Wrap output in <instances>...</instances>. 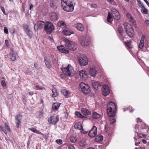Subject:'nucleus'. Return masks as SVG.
Instances as JSON below:
<instances>
[{
  "mask_svg": "<svg viewBox=\"0 0 149 149\" xmlns=\"http://www.w3.org/2000/svg\"><path fill=\"white\" fill-rule=\"evenodd\" d=\"M107 113L108 115L111 124H113L116 122L115 117L116 111V106L114 103L111 102L107 104Z\"/></svg>",
  "mask_w": 149,
  "mask_h": 149,
  "instance_id": "obj_1",
  "label": "nucleus"
},
{
  "mask_svg": "<svg viewBox=\"0 0 149 149\" xmlns=\"http://www.w3.org/2000/svg\"><path fill=\"white\" fill-rule=\"evenodd\" d=\"M61 6L63 9L67 12H70L74 10L72 0H61Z\"/></svg>",
  "mask_w": 149,
  "mask_h": 149,
  "instance_id": "obj_2",
  "label": "nucleus"
},
{
  "mask_svg": "<svg viewBox=\"0 0 149 149\" xmlns=\"http://www.w3.org/2000/svg\"><path fill=\"white\" fill-rule=\"evenodd\" d=\"M61 70L63 73L69 77L73 76L74 75V70L72 66L70 65H68L66 67L63 68Z\"/></svg>",
  "mask_w": 149,
  "mask_h": 149,
  "instance_id": "obj_3",
  "label": "nucleus"
},
{
  "mask_svg": "<svg viewBox=\"0 0 149 149\" xmlns=\"http://www.w3.org/2000/svg\"><path fill=\"white\" fill-rule=\"evenodd\" d=\"M81 44L83 46H88L90 42V37L87 35H82L79 38Z\"/></svg>",
  "mask_w": 149,
  "mask_h": 149,
  "instance_id": "obj_4",
  "label": "nucleus"
},
{
  "mask_svg": "<svg viewBox=\"0 0 149 149\" xmlns=\"http://www.w3.org/2000/svg\"><path fill=\"white\" fill-rule=\"evenodd\" d=\"M124 26L126 33L130 37H132L134 35V31L131 25L128 23H125Z\"/></svg>",
  "mask_w": 149,
  "mask_h": 149,
  "instance_id": "obj_5",
  "label": "nucleus"
},
{
  "mask_svg": "<svg viewBox=\"0 0 149 149\" xmlns=\"http://www.w3.org/2000/svg\"><path fill=\"white\" fill-rule=\"evenodd\" d=\"M64 41L65 42V46L67 49L72 51H74L77 49L76 45L74 42L67 39H65Z\"/></svg>",
  "mask_w": 149,
  "mask_h": 149,
  "instance_id": "obj_6",
  "label": "nucleus"
},
{
  "mask_svg": "<svg viewBox=\"0 0 149 149\" xmlns=\"http://www.w3.org/2000/svg\"><path fill=\"white\" fill-rule=\"evenodd\" d=\"M78 59L81 66H85L88 64V61L87 57L85 55L80 54L78 57Z\"/></svg>",
  "mask_w": 149,
  "mask_h": 149,
  "instance_id": "obj_7",
  "label": "nucleus"
},
{
  "mask_svg": "<svg viewBox=\"0 0 149 149\" xmlns=\"http://www.w3.org/2000/svg\"><path fill=\"white\" fill-rule=\"evenodd\" d=\"M79 88L85 94L88 93L90 91V89L89 86L83 82H81L80 84Z\"/></svg>",
  "mask_w": 149,
  "mask_h": 149,
  "instance_id": "obj_8",
  "label": "nucleus"
},
{
  "mask_svg": "<svg viewBox=\"0 0 149 149\" xmlns=\"http://www.w3.org/2000/svg\"><path fill=\"white\" fill-rule=\"evenodd\" d=\"M54 28V26L52 23L47 22L44 27V30L47 33H50Z\"/></svg>",
  "mask_w": 149,
  "mask_h": 149,
  "instance_id": "obj_9",
  "label": "nucleus"
},
{
  "mask_svg": "<svg viewBox=\"0 0 149 149\" xmlns=\"http://www.w3.org/2000/svg\"><path fill=\"white\" fill-rule=\"evenodd\" d=\"M45 23L43 21H38L36 24H34V29L35 31L37 30L38 29H41L45 27Z\"/></svg>",
  "mask_w": 149,
  "mask_h": 149,
  "instance_id": "obj_10",
  "label": "nucleus"
},
{
  "mask_svg": "<svg viewBox=\"0 0 149 149\" xmlns=\"http://www.w3.org/2000/svg\"><path fill=\"white\" fill-rule=\"evenodd\" d=\"M111 13L114 19L118 20L120 19V14L116 9H113L111 10Z\"/></svg>",
  "mask_w": 149,
  "mask_h": 149,
  "instance_id": "obj_11",
  "label": "nucleus"
},
{
  "mask_svg": "<svg viewBox=\"0 0 149 149\" xmlns=\"http://www.w3.org/2000/svg\"><path fill=\"white\" fill-rule=\"evenodd\" d=\"M59 120V117L58 116H52L48 119V121L50 124L55 125Z\"/></svg>",
  "mask_w": 149,
  "mask_h": 149,
  "instance_id": "obj_12",
  "label": "nucleus"
},
{
  "mask_svg": "<svg viewBox=\"0 0 149 149\" xmlns=\"http://www.w3.org/2000/svg\"><path fill=\"white\" fill-rule=\"evenodd\" d=\"M102 95L105 96H107L110 93V91L108 86L107 85H104L102 88Z\"/></svg>",
  "mask_w": 149,
  "mask_h": 149,
  "instance_id": "obj_13",
  "label": "nucleus"
},
{
  "mask_svg": "<svg viewBox=\"0 0 149 149\" xmlns=\"http://www.w3.org/2000/svg\"><path fill=\"white\" fill-rule=\"evenodd\" d=\"M22 115L21 114H17L15 117V123H16V127L18 128L19 127V124L21 123Z\"/></svg>",
  "mask_w": 149,
  "mask_h": 149,
  "instance_id": "obj_14",
  "label": "nucleus"
},
{
  "mask_svg": "<svg viewBox=\"0 0 149 149\" xmlns=\"http://www.w3.org/2000/svg\"><path fill=\"white\" fill-rule=\"evenodd\" d=\"M97 133V128L95 126H94L92 129L89 131L88 135L91 137H94L96 135Z\"/></svg>",
  "mask_w": 149,
  "mask_h": 149,
  "instance_id": "obj_15",
  "label": "nucleus"
},
{
  "mask_svg": "<svg viewBox=\"0 0 149 149\" xmlns=\"http://www.w3.org/2000/svg\"><path fill=\"white\" fill-rule=\"evenodd\" d=\"M57 26L58 29L62 31L64 29H66V26L65 23L63 21L58 22L57 23Z\"/></svg>",
  "mask_w": 149,
  "mask_h": 149,
  "instance_id": "obj_16",
  "label": "nucleus"
},
{
  "mask_svg": "<svg viewBox=\"0 0 149 149\" xmlns=\"http://www.w3.org/2000/svg\"><path fill=\"white\" fill-rule=\"evenodd\" d=\"M10 50L9 53L10 58L13 61H14L16 59V54L14 52V48L13 47L10 48Z\"/></svg>",
  "mask_w": 149,
  "mask_h": 149,
  "instance_id": "obj_17",
  "label": "nucleus"
},
{
  "mask_svg": "<svg viewBox=\"0 0 149 149\" xmlns=\"http://www.w3.org/2000/svg\"><path fill=\"white\" fill-rule=\"evenodd\" d=\"M79 75L81 78L84 80H86L87 78V73L84 70H82L79 72Z\"/></svg>",
  "mask_w": 149,
  "mask_h": 149,
  "instance_id": "obj_18",
  "label": "nucleus"
},
{
  "mask_svg": "<svg viewBox=\"0 0 149 149\" xmlns=\"http://www.w3.org/2000/svg\"><path fill=\"white\" fill-rule=\"evenodd\" d=\"M74 26L79 31L82 32L84 30V27L83 24L79 23H77L74 25Z\"/></svg>",
  "mask_w": 149,
  "mask_h": 149,
  "instance_id": "obj_19",
  "label": "nucleus"
},
{
  "mask_svg": "<svg viewBox=\"0 0 149 149\" xmlns=\"http://www.w3.org/2000/svg\"><path fill=\"white\" fill-rule=\"evenodd\" d=\"M58 50L60 52L65 54L69 53V51L63 46L61 45L57 47Z\"/></svg>",
  "mask_w": 149,
  "mask_h": 149,
  "instance_id": "obj_20",
  "label": "nucleus"
},
{
  "mask_svg": "<svg viewBox=\"0 0 149 149\" xmlns=\"http://www.w3.org/2000/svg\"><path fill=\"white\" fill-rule=\"evenodd\" d=\"M44 59L45 65L47 68L49 69L51 68L52 65L49 60L46 57L44 58Z\"/></svg>",
  "mask_w": 149,
  "mask_h": 149,
  "instance_id": "obj_21",
  "label": "nucleus"
},
{
  "mask_svg": "<svg viewBox=\"0 0 149 149\" xmlns=\"http://www.w3.org/2000/svg\"><path fill=\"white\" fill-rule=\"evenodd\" d=\"M97 70L95 68H91L89 70V73L90 75L94 77H95L96 74Z\"/></svg>",
  "mask_w": 149,
  "mask_h": 149,
  "instance_id": "obj_22",
  "label": "nucleus"
},
{
  "mask_svg": "<svg viewBox=\"0 0 149 149\" xmlns=\"http://www.w3.org/2000/svg\"><path fill=\"white\" fill-rule=\"evenodd\" d=\"M49 16L50 19L52 21H56L57 19V16L55 13H50L49 14Z\"/></svg>",
  "mask_w": 149,
  "mask_h": 149,
  "instance_id": "obj_23",
  "label": "nucleus"
},
{
  "mask_svg": "<svg viewBox=\"0 0 149 149\" xmlns=\"http://www.w3.org/2000/svg\"><path fill=\"white\" fill-rule=\"evenodd\" d=\"M49 5L54 10L56 9L57 7L54 0H50Z\"/></svg>",
  "mask_w": 149,
  "mask_h": 149,
  "instance_id": "obj_24",
  "label": "nucleus"
},
{
  "mask_svg": "<svg viewBox=\"0 0 149 149\" xmlns=\"http://www.w3.org/2000/svg\"><path fill=\"white\" fill-rule=\"evenodd\" d=\"M92 83L93 87L95 89H97L98 87L101 86L100 83L97 81H93Z\"/></svg>",
  "mask_w": 149,
  "mask_h": 149,
  "instance_id": "obj_25",
  "label": "nucleus"
},
{
  "mask_svg": "<svg viewBox=\"0 0 149 149\" xmlns=\"http://www.w3.org/2000/svg\"><path fill=\"white\" fill-rule=\"evenodd\" d=\"M82 113L83 114L86 116H87L91 114L90 112L88 110V109L86 108H82L81 109Z\"/></svg>",
  "mask_w": 149,
  "mask_h": 149,
  "instance_id": "obj_26",
  "label": "nucleus"
},
{
  "mask_svg": "<svg viewBox=\"0 0 149 149\" xmlns=\"http://www.w3.org/2000/svg\"><path fill=\"white\" fill-rule=\"evenodd\" d=\"M63 34L65 36H70L72 34L71 31L68 29H65L62 31Z\"/></svg>",
  "mask_w": 149,
  "mask_h": 149,
  "instance_id": "obj_27",
  "label": "nucleus"
},
{
  "mask_svg": "<svg viewBox=\"0 0 149 149\" xmlns=\"http://www.w3.org/2000/svg\"><path fill=\"white\" fill-rule=\"evenodd\" d=\"M74 127L76 129L79 130H81V129H83L82 125L80 123H75L74 125Z\"/></svg>",
  "mask_w": 149,
  "mask_h": 149,
  "instance_id": "obj_28",
  "label": "nucleus"
},
{
  "mask_svg": "<svg viewBox=\"0 0 149 149\" xmlns=\"http://www.w3.org/2000/svg\"><path fill=\"white\" fill-rule=\"evenodd\" d=\"M52 91L53 93V94L52 95V97L54 98L58 96V93L56 89L54 88H53L52 89Z\"/></svg>",
  "mask_w": 149,
  "mask_h": 149,
  "instance_id": "obj_29",
  "label": "nucleus"
},
{
  "mask_svg": "<svg viewBox=\"0 0 149 149\" xmlns=\"http://www.w3.org/2000/svg\"><path fill=\"white\" fill-rule=\"evenodd\" d=\"M92 116L94 119H98L100 117V115L97 112H95L92 114Z\"/></svg>",
  "mask_w": 149,
  "mask_h": 149,
  "instance_id": "obj_30",
  "label": "nucleus"
},
{
  "mask_svg": "<svg viewBox=\"0 0 149 149\" xmlns=\"http://www.w3.org/2000/svg\"><path fill=\"white\" fill-rule=\"evenodd\" d=\"M111 15V13H108L107 18V21L109 23H111V22L113 20V17L112 16V15Z\"/></svg>",
  "mask_w": 149,
  "mask_h": 149,
  "instance_id": "obj_31",
  "label": "nucleus"
},
{
  "mask_svg": "<svg viewBox=\"0 0 149 149\" xmlns=\"http://www.w3.org/2000/svg\"><path fill=\"white\" fill-rule=\"evenodd\" d=\"M129 21L132 24L133 26L135 28H136L137 27L136 23L134 19L132 16L129 19Z\"/></svg>",
  "mask_w": 149,
  "mask_h": 149,
  "instance_id": "obj_32",
  "label": "nucleus"
},
{
  "mask_svg": "<svg viewBox=\"0 0 149 149\" xmlns=\"http://www.w3.org/2000/svg\"><path fill=\"white\" fill-rule=\"evenodd\" d=\"M60 105L59 103H54L52 106V109L54 110H57Z\"/></svg>",
  "mask_w": 149,
  "mask_h": 149,
  "instance_id": "obj_33",
  "label": "nucleus"
},
{
  "mask_svg": "<svg viewBox=\"0 0 149 149\" xmlns=\"http://www.w3.org/2000/svg\"><path fill=\"white\" fill-rule=\"evenodd\" d=\"M141 13L144 14H147L148 13V10L144 6L141 8Z\"/></svg>",
  "mask_w": 149,
  "mask_h": 149,
  "instance_id": "obj_34",
  "label": "nucleus"
},
{
  "mask_svg": "<svg viewBox=\"0 0 149 149\" xmlns=\"http://www.w3.org/2000/svg\"><path fill=\"white\" fill-rule=\"evenodd\" d=\"M125 45L129 49H132L133 47V45L132 44V42L131 41L125 42Z\"/></svg>",
  "mask_w": 149,
  "mask_h": 149,
  "instance_id": "obj_35",
  "label": "nucleus"
},
{
  "mask_svg": "<svg viewBox=\"0 0 149 149\" xmlns=\"http://www.w3.org/2000/svg\"><path fill=\"white\" fill-rule=\"evenodd\" d=\"M28 129L32 132L36 133L37 134H42L40 132L38 131L35 128L32 127L31 128H29Z\"/></svg>",
  "mask_w": 149,
  "mask_h": 149,
  "instance_id": "obj_36",
  "label": "nucleus"
},
{
  "mask_svg": "<svg viewBox=\"0 0 149 149\" xmlns=\"http://www.w3.org/2000/svg\"><path fill=\"white\" fill-rule=\"evenodd\" d=\"M70 141L72 143H75L77 141V139L74 136H71L70 137Z\"/></svg>",
  "mask_w": 149,
  "mask_h": 149,
  "instance_id": "obj_37",
  "label": "nucleus"
},
{
  "mask_svg": "<svg viewBox=\"0 0 149 149\" xmlns=\"http://www.w3.org/2000/svg\"><path fill=\"white\" fill-rule=\"evenodd\" d=\"M23 28L25 32L30 29L29 28V26L26 24H24L23 25Z\"/></svg>",
  "mask_w": 149,
  "mask_h": 149,
  "instance_id": "obj_38",
  "label": "nucleus"
},
{
  "mask_svg": "<svg viewBox=\"0 0 149 149\" xmlns=\"http://www.w3.org/2000/svg\"><path fill=\"white\" fill-rule=\"evenodd\" d=\"M25 32L27 35L30 37H32L33 35V33L30 29L29 30H28L27 31H26Z\"/></svg>",
  "mask_w": 149,
  "mask_h": 149,
  "instance_id": "obj_39",
  "label": "nucleus"
},
{
  "mask_svg": "<svg viewBox=\"0 0 149 149\" xmlns=\"http://www.w3.org/2000/svg\"><path fill=\"white\" fill-rule=\"evenodd\" d=\"M75 114L79 118H84V117L83 116L81 113H80L78 111H76L75 113Z\"/></svg>",
  "mask_w": 149,
  "mask_h": 149,
  "instance_id": "obj_40",
  "label": "nucleus"
},
{
  "mask_svg": "<svg viewBox=\"0 0 149 149\" xmlns=\"http://www.w3.org/2000/svg\"><path fill=\"white\" fill-rule=\"evenodd\" d=\"M144 46V42H142L140 41V42L138 45V47L140 49H142L143 48Z\"/></svg>",
  "mask_w": 149,
  "mask_h": 149,
  "instance_id": "obj_41",
  "label": "nucleus"
},
{
  "mask_svg": "<svg viewBox=\"0 0 149 149\" xmlns=\"http://www.w3.org/2000/svg\"><path fill=\"white\" fill-rule=\"evenodd\" d=\"M1 84L4 88H5L6 87V84L4 80H3L1 81Z\"/></svg>",
  "mask_w": 149,
  "mask_h": 149,
  "instance_id": "obj_42",
  "label": "nucleus"
},
{
  "mask_svg": "<svg viewBox=\"0 0 149 149\" xmlns=\"http://www.w3.org/2000/svg\"><path fill=\"white\" fill-rule=\"evenodd\" d=\"M61 92L64 96H66L67 95L68 91L64 89Z\"/></svg>",
  "mask_w": 149,
  "mask_h": 149,
  "instance_id": "obj_43",
  "label": "nucleus"
},
{
  "mask_svg": "<svg viewBox=\"0 0 149 149\" xmlns=\"http://www.w3.org/2000/svg\"><path fill=\"white\" fill-rule=\"evenodd\" d=\"M4 125L5 126L7 129V130L8 131L10 132L11 131V130L10 128V127L6 123H5L4 124Z\"/></svg>",
  "mask_w": 149,
  "mask_h": 149,
  "instance_id": "obj_44",
  "label": "nucleus"
},
{
  "mask_svg": "<svg viewBox=\"0 0 149 149\" xmlns=\"http://www.w3.org/2000/svg\"><path fill=\"white\" fill-rule=\"evenodd\" d=\"M1 9L3 13L5 15H7L8 14L6 13L5 12L4 8L3 6L1 7Z\"/></svg>",
  "mask_w": 149,
  "mask_h": 149,
  "instance_id": "obj_45",
  "label": "nucleus"
},
{
  "mask_svg": "<svg viewBox=\"0 0 149 149\" xmlns=\"http://www.w3.org/2000/svg\"><path fill=\"white\" fill-rule=\"evenodd\" d=\"M56 142L58 144L61 145L62 143V141L61 139H57L56 141Z\"/></svg>",
  "mask_w": 149,
  "mask_h": 149,
  "instance_id": "obj_46",
  "label": "nucleus"
},
{
  "mask_svg": "<svg viewBox=\"0 0 149 149\" xmlns=\"http://www.w3.org/2000/svg\"><path fill=\"white\" fill-rule=\"evenodd\" d=\"M5 43L6 47H9L10 46V44L9 43L8 40H5Z\"/></svg>",
  "mask_w": 149,
  "mask_h": 149,
  "instance_id": "obj_47",
  "label": "nucleus"
},
{
  "mask_svg": "<svg viewBox=\"0 0 149 149\" xmlns=\"http://www.w3.org/2000/svg\"><path fill=\"white\" fill-rule=\"evenodd\" d=\"M36 88L37 90H42L43 87H40L39 85H36Z\"/></svg>",
  "mask_w": 149,
  "mask_h": 149,
  "instance_id": "obj_48",
  "label": "nucleus"
},
{
  "mask_svg": "<svg viewBox=\"0 0 149 149\" xmlns=\"http://www.w3.org/2000/svg\"><path fill=\"white\" fill-rule=\"evenodd\" d=\"M0 127L1 129V130H2V131L4 132V133L6 134H7V132L6 131V130L4 129V128L3 127H2L0 125Z\"/></svg>",
  "mask_w": 149,
  "mask_h": 149,
  "instance_id": "obj_49",
  "label": "nucleus"
},
{
  "mask_svg": "<svg viewBox=\"0 0 149 149\" xmlns=\"http://www.w3.org/2000/svg\"><path fill=\"white\" fill-rule=\"evenodd\" d=\"M145 36L144 35H143L141 38V39L140 40L141 42H144V40L145 38Z\"/></svg>",
  "mask_w": 149,
  "mask_h": 149,
  "instance_id": "obj_50",
  "label": "nucleus"
},
{
  "mask_svg": "<svg viewBox=\"0 0 149 149\" xmlns=\"http://www.w3.org/2000/svg\"><path fill=\"white\" fill-rule=\"evenodd\" d=\"M138 4H139V7L141 8L144 6L143 3L141 1L138 3Z\"/></svg>",
  "mask_w": 149,
  "mask_h": 149,
  "instance_id": "obj_51",
  "label": "nucleus"
},
{
  "mask_svg": "<svg viewBox=\"0 0 149 149\" xmlns=\"http://www.w3.org/2000/svg\"><path fill=\"white\" fill-rule=\"evenodd\" d=\"M4 32L6 34H8V29L6 27H4Z\"/></svg>",
  "mask_w": 149,
  "mask_h": 149,
  "instance_id": "obj_52",
  "label": "nucleus"
},
{
  "mask_svg": "<svg viewBox=\"0 0 149 149\" xmlns=\"http://www.w3.org/2000/svg\"><path fill=\"white\" fill-rule=\"evenodd\" d=\"M69 149H75L74 146L72 145H69L68 147Z\"/></svg>",
  "mask_w": 149,
  "mask_h": 149,
  "instance_id": "obj_53",
  "label": "nucleus"
},
{
  "mask_svg": "<svg viewBox=\"0 0 149 149\" xmlns=\"http://www.w3.org/2000/svg\"><path fill=\"white\" fill-rule=\"evenodd\" d=\"M52 62L53 64H54L56 63V60L55 58H53L52 60Z\"/></svg>",
  "mask_w": 149,
  "mask_h": 149,
  "instance_id": "obj_54",
  "label": "nucleus"
},
{
  "mask_svg": "<svg viewBox=\"0 0 149 149\" xmlns=\"http://www.w3.org/2000/svg\"><path fill=\"white\" fill-rule=\"evenodd\" d=\"M126 17L129 19L131 17H132V16L129 13H127L126 14Z\"/></svg>",
  "mask_w": 149,
  "mask_h": 149,
  "instance_id": "obj_55",
  "label": "nucleus"
},
{
  "mask_svg": "<svg viewBox=\"0 0 149 149\" xmlns=\"http://www.w3.org/2000/svg\"><path fill=\"white\" fill-rule=\"evenodd\" d=\"M100 138L99 139H98V140L99 141H102L103 139V137L102 136H100L99 137Z\"/></svg>",
  "mask_w": 149,
  "mask_h": 149,
  "instance_id": "obj_56",
  "label": "nucleus"
},
{
  "mask_svg": "<svg viewBox=\"0 0 149 149\" xmlns=\"http://www.w3.org/2000/svg\"><path fill=\"white\" fill-rule=\"evenodd\" d=\"M91 6L92 7L94 8H95L97 7V5L96 4H92L91 5Z\"/></svg>",
  "mask_w": 149,
  "mask_h": 149,
  "instance_id": "obj_57",
  "label": "nucleus"
},
{
  "mask_svg": "<svg viewBox=\"0 0 149 149\" xmlns=\"http://www.w3.org/2000/svg\"><path fill=\"white\" fill-rule=\"evenodd\" d=\"M79 144L81 146H84L85 145L84 143L83 142L82 143L81 141L79 143Z\"/></svg>",
  "mask_w": 149,
  "mask_h": 149,
  "instance_id": "obj_58",
  "label": "nucleus"
},
{
  "mask_svg": "<svg viewBox=\"0 0 149 149\" xmlns=\"http://www.w3.org/2000/svg\"><path fill=\"white\" fill-rule=\"evenodd\" d=\"M118 32L121 35L123 33V30H118Z\"/></svg>",
  "mask_w": 149,
  "mask_h": 149,
  "instance_id": "obj_59",
  "label": "nucleus"
},
{
  "mask_svg": "<svg viewBox=\"0 0 149 149\" xmlns=\"http://www.w3.org/2000/svg\"><path fill=\"white\" fill-rule=\"evenodd\" d=\"M146 3V4L148 5V6L149 7V3L147 0H143Z\"/></svg>",
  "mask_w": 149,
  "mask_h": 149,
  "instance_id": "obj_60",
  "label": "nucleus"
},
{
  "mask_svg": "<svg viewBox=\"0 0 149 149\" xmlns=\"http://www.w3.org/2000/svg\"><path fill=\"white\" fill-rule=\"evenodd\" d=\"M67 111L66 110V115H65V118H66V119H67L68 118V113L67 112Z\"/></svg>",
  "mask_w": 149,
  "mask_h": 149,
  "instance_id": "obj_61",
  "label": "nucleus"
},
{
  "mask_svg": "<svg viewBox=\"0 0 149 149\" xmlns=\"http://www.w3.org/2000/svg\"><path fill=\"white\" fill-rule=\"evenodd\" d=\"M111 4L113 1H114L113 0H107Z\"/></svg>",
  "mask_w": 149,
  "mask_h": 149,
  "instance_id": "obj_62",
  "label": "nucleus"
},
{
  "mask_svg": "<svg viewBox=\"0 0 149 149\" xmlns=\"http://www.w3.org/2000/svg\"><path fill=\"white\" fill-rule=\"evenodd\" d=\"M109 128L107 126H106L105 127V130L106 131H107L109 129Z\"/></svg>",
  "mask_w": 149,
  "mask_h": 149,
  "instance_id": "obj_63",
  "label": "nucleus"
},
{
  "mask_svg": "<svg viewBox=\"0 0 149 149\" xmlns=\"http://www.w3.org/2000/svg\"><path fill=\"white\" fill-rule=\"evenodd\" d=\"M145 23L147 24H149V20H146Z\"/></svg>",
  "mask_w": 149,
  "mask_h": 149,
  "instance_id": "obj_64",
  "label": "nucleus"
}]
</instances>
